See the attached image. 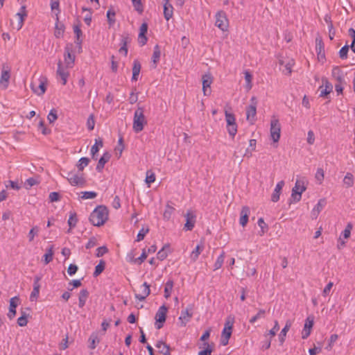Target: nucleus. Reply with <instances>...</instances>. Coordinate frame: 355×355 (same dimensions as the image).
I'll list each match as a JSON object with an SVG mask.
<instances>
[{"instance_id":"obj_62","label":"nucleus","mask_w":355,"mask_h":355,"mask_svg":"<svg viewBox=\"0 0 355 355\" xmlns=\"http://www.w3.org/2000/svg\"><path fill=\"white\" fill-rule=\"evenodd\" d=\"M155 181V175L153 172L150 171H148L146 172V177L145 182L146 184H148V187H150V185L151 183H153Z\"/></svg>"},{"instance_id":"obj_56","label":"nucleus","mask_w":355,"mask_h":355,"mask_svg":"<svg viewBox=\"0 0 355 355\" xmlns=\"http://www.w3.org/2000/svg\"><path fill=\"white\" fill-rule=\"evenodd\" d=\"M38 233L39 227L37 226L33 227L28 234V239L29 242H32L34 240L35 237L38 235Z\"/></svg>"},{"instance_id":"obj_34","label":"nucleus","mask_w":355,"mask_h":355,"mask_svg":"<svg viewBox=\"0 0 355 355\" xmlns=\"http://www.w3.org/2000/svg\"><path fill=\"white\" fill-rule=\"evenodd\" d=\"M155 347L158 349L159 352L164 355L170 354L169 347L162 340H159L155 344Z\"/></svg>"},{"instance_id":"obj_24","label":"nucleus","mask_w":355,"mask_h":355,"mask_svg":"<svg viewBox=\"0 0 355 355\" xmlns=\"http://www.w3.org/2000/svg\"><path fill=\"white\" fill-rule=\"evenodd\" d=\"M205 249V244L203 241H200L196 248L192 250V252L190 254V259L193 262H196L199 255L202 253V252Z\"/></svg>"},{"instance_id":"obj_1","label":"nucleus","mask_w":355,"mask_h":355,"mask_svg":"<svg viewBox=\"0 0 355 355\" xmlns=\"http://www.w3.org/2000/svg\"><path fill=\"white\" fill-rule=\"evenodd\" d=\"M72 44H67L64 48V60L59 61L56 71L57 76L61 79L62 85H65L69 76V69L73 68L75 63L76 55L73 53Z\"/></svg>"},{"instance_id":"obj_38","label":"nucleus","mask_w":355,"mask_h":355,"mask_svg":"<svg viewBox=\"0 0 355 355\" xmlns=\"http://www.w3.org/2000/svg\"><path fill=\"white\" fill-rule=\"evenodd\" d=\"M343 183L346 188L353 187L354 184V178L353 174L349 172L347 173L343 178Z\"/></svg>"},{"instance_id":"obj_13","label":"nucleus","mask_w":355,"mask_h":355,"mask_svg":"<svg viewBox=\"0 0 355 355\" xmlns=\"http://www.w3.org/2000/svg\"><path fill=\"white\" fill-rule=\"evenodd\" d=\"M193 315V306L189 305L185 309L181 311L178 321L181 327H185L191 320Z\"/></svg>"},{"instance_id":"obj_46","label":"nucleus","mask_w":355,"mask_h":355,"mask_svg":"<svg viewBox=\"0 0 355 355\" xmlns=\"http://www.w3.org/2000/svg\"><path fill=\"white\" fill-rule=\"evenodd\" d=\"M89 347L92 349H95L96 345L99 343L100 340L98 338L96 333H92L89 338Z\"/></svg>"},{"instance_id":"obj_55","label":"nucleus","mask_w":355,"mask_h":355,"mask_svg":"<svg viewBox=\"0 0 355 355\" xmlns=\"http://www.w3.org/2000/svg\"><path fill=\"white\" fill-rule=\"evenodd\" d=\"M204 349L199 352L198 355H211L213 351V347L211 345L208 343H205L203 344Z\"/></svg>"},{"instance_id":"obj_25","label":"nucleus","mask_w":355,"mask_h":355,"mask_svg":"<svg viewBox=\"0 0 355 355\" xmlns=\"http://www.w3.org/2000/svg\"><path fill=\"white\" fill-rule=\"evenodd\" d=\"M293 324V320H287L286 321L285 326L280 331L278 338L279 340L281 345L284 344V343L286 340V337L287 335L288 331L290 330L291 326Z\"/></svg>"},{"instance_id":"obj_9","label":"nucleus","mask_w":355,"mask_h":355,"mask_svg":"<svg viewBox=\"0 0 355 355\" xmlns=\"http://www.w3.org/2000/svg\"><path fill=\"white\" fill-rule=\"evenodd\" d=\"M215 25L223 32H227L229 30V20L227 15L223 11H218L215 15Z\"/></svg>"},{"instance_id":"obj_7","label":"nucleus","mask_w":355,"mask_h":355,"mask_svg":"<svg viewBox=\"0 0 355 355\" xmlns=\"http://www.w3.org/2000/svg\"><path fill=\"white\" fill-rule=\"evenodd\" d=\"M270 137L274 143H277L281 137V124L275 115L271 117L270 122Z\"/></svg>"},{"instance_id":"obj_23","label":"nucleus","mask_w":355,"mask_h":355,"mask_svg":"<svg viewBox=\"0 0 355 355\" xmlns=\"http://www.w3.org/2000/svg\"><path fill=\"white\" fill-rule=\"evenodd\" d=\"M331 76L338 83H343L345 80V73L340 67H333Z\"/></svg>"},{"instance_id":"obj_35","label":"nucleus","mask_w":355,"mask_h":355,"mask_svg":"<svg viewBox=\"0 0 355 355\" xmlns=\"http://www.w3.org/2000/svg\"><path fill=\"white\" fill-rule=\"evenodd\" d=\"M110 157H111V155L109 153H107V152L104 153L98 161V163L96 166V169L98 171H101L103 168L105 164L110 160Z\"/></svg>"},{"instance_id":"obj_29","label":"nucleus","mask_w":355,"mask_h":355,"mask_svg":"<svg viewBox=\"0 0 355 355\" xmlns=\"http://www.w3.org/2000/svg\"><path fill=\"white\" fill-rule=\"evenodd\" d=\"M173 15V7L171 4L169 0H164V15L166 21L172 18Z\"/></svg>"},{"instance_id":"obj_53","label":"nucleus","mask_w":355,"mask_h":355,"mask_svg":"<svg viewBox=\"0 0 355 355\" xmlns=\"http://www.w3.org/2000/svg\"><path fill=\"white\" fill-rule=\"evenodd\" d=\"M40 183L37 178H30L25 181L24 186L26 189H30L32 187L37 185Z\"/></svg>"},{"instance_id":"obj_61","label":"nucleus","mask_w":355,"mask_h":355,"mask_svg":"<svg viewBox=\"0 0 355 355\" xmlns=\"http://www.w3.org/2000/svg\"><path fill=\"white\" fill-rule=\"evenodd\" d=\"M138 95L139 93L137 92L136 89H132L128 98L129 103L132 105L138 101Z\"/></svg>"},{"instance_id":"obj_45","label":"nucleus","mask_w":355,"mask_h":355,"mask_svg":"<svg viewBox=\"0 0 355 355\" xmlns=\"http://www.w3.org/2000/svg\"><path fill=\"white\" fill-rule=\"evenodd\" d=\"M79 196L83 200L94 199L97 196L95 191H82L79 193Z\"/></svg>"},{"instance_id":"obj_36","label":"nucleus","mask_w":355,"mask_h":355,"mask_svg":"<svg viewBox=\"0 0 355 355\" xmlns=\"http://www.w3.org/2000/svg\"><path fill=\"white\" fill-rule=\"evenodd\" d=\"M73 32L76 35V42L80 46L83 42V32L79 24L73 26Z\"/></svg>"},{"instance_id":"obj_58","label":"nucleus","mask_w":355,"mask_h":355,"mask_svg":"<svg viewBox=\"0 0 355 355\" xmlns=\"http://www.w3.org/2000/svg\"><path fill=\"white\" fill-rule=\"evenodd\" d=\"M352 225L351 223H348L345 227V230L342 232L340 236L345 239H348L351 236V231L352 230Z\"/></svg>"},{"instance_id":"obj_50","label":"nucleus","mask_w":355,"mask_h":355,"mask_svg":"<svg viewBox=\"0 0 355 355\" xmlns=\"http://www.w3.org/2000/svg\"><path fill=\"white\" fill-rule=\"evenodd\" d=\"M224 259H225V252H223L216 259L215 263H214V270H218L219 268H220L224 263Z\"/></svg>"},{"instance_id":"obj_54","label":"nucleus","mask_w":355,"mask_h":355,"mask_svg":"<svg viewBox=\"0 0 355 355\" xmlns=\"http://www.w3.org/2000/svg\"><path fill=\"white\" fill-rule=\"evenodd\" d=\"M128 37H123L121 40V44L122 46L119 50V53L122 54L124 56H126L128 54V48H127V43H128Z\"/></svg>"},{"instance_id":"obj_32","label":"nucleus","mask_w":355,"mask_h":355,"mask_svg":"<svg viewBox=\"0 0 355 355\" xmlns=\"http://www.w3.org/2000/svg\"><path fill=\"white\" fill-rule=\"evenodd\" d=\"M171 253V248L169 244H165L162 248L157 252V257L158 259L163 261Z\"/></svg>"},{"instance_id":"obj_27","label":"nucleus","mask_w":355,"mask_h":355,"mask_svg":"<svg viewBox=\"0 0 355 355\" xmlns=\"http://www.w3.org/2000/svg\"><path fill=\"white\" fill-rule=\"evenodd\" d=\"M148 31V24L146 23H143L139 28V33L138 36V42L141 45L144 46L147 42V37L146 34Z\"/></svg>"},{"instance_id":"obj_17","label":"nucleus","mask_w":355,"mask_h":355,"mask_svg":"<svg viewBox=\"0 0 355 355\" xmlns=\"http://www.w3.org/2000/svg\"><path fill=\"white\" fill-rule=\"evenodd\" d=\"M10 78V69L8 66L3 65L1 69L0 78V87L5 89L8 87Z\"/></svg>"},{"instance_id":"obj_41","label":"nucleus","mask_w":355,"mask_h":355,"mask_svg":"<svg viewBox=\"0 0 355 355\" xmlns=\"http://www.w3.org/2000/svg\"><path fill=\"white\" fill-rule=\"evenodd\" d=\"M245 88L247 91H250L252 87V76L249 71H244Z\"/></svg>"},{"instance_id":"obj_19","label":"nucleus","mask_w":355,"mask_h":355,"mask_svg":"<svg viewBox=\"0 0 355 355\" xmlns=\"http://www.w3.org/2000/svg\"><path fill=\"white\" fill-rule=\"evenodd\" d=\"M333 90L332 84L327 79H322V85L320 86V97H326L329 95Z\"/></svg>"},{"instance_id":"obj_47","label":"nucleus","mask_w":355,"mask_h":355,"mask_svg":"<svg viewBox=\"0 0 355 355\" xmlns=\"http://www.w3.org/2000/svg\"><path fill=\"white\" fill-rule=\"evenodd\" d=\"M257 223L261 228L259 234L260 236H263L268 230V225L264 222V220L262 218H259Z\"/></svg>"},{"instance_id":"obj_22","label":"nucleus","mask_w":355,"mask_h":355,"mask_svg":"<svg viewBox=\"0 0 355 355\" xmlns=\"http://www.w3.org/2000/svg\"><path fill=\"white\" fill-rule=\"evenodd\" d=\"M326 205V201L324 199H320L318 200L317 204L314 206L311 211V217L312 219H316L323 208Z\"/></svg>"},{"instance_id":"obj_63","label":"nucleus","mask_w":355,"mask_h":355,"mask_svg":"<svg viewBox=\"0 0 355 355\" xmlns=\"http://www.w3.org/2000/svg\"><path fill=\"white\" fill-rule=\"evenodd\" d=\"M89 160L87 157H82L79 159L77 167L79 171H83L89 164Z\"/></svg>"},{"instance_id":"obj_51","label":"nucleus","mask_w":355,"mask_h":355,"mask_svg":"<svg viewBox=\"0 0 355 355\" xmlns=\"http://www.w3.org/2000/svg\"><path fill=\"white\" fill-rule=\"evenodd\" d=\"M77 222L78 219L76 217V214L75 213H71L68 220V224L69 226V230H68V232H70L71 230L76 227Z\"/></svg>"},{"instance_id":"obj_26","label":"nucleus","mask_w":355,"mask_h":355,"mask_svg":"<svg viewBox=\"0 0 355 355\" xmlns=\"http://www.w3.org/2000/svg\"><path fill=\"white\" fill-rule=\"evenodd\" d=\"M285 182L284 180L278 182L275 187L273 193L271 196V200L274 202H277L279 200L280 194L284 187Z\"/></svg>"},{"instance_id":"obj_28","label":"nucleus","mask_w":355,"mask_h":355,"mask_svg":"<svg viewBox=\"0 0 355 355\" xmlns=\"http://www.w3.org/2000/svg\"><path fill=\"white\" fill-rule=\"evenodd\" d=\"M40 280V278L38 277H36L35 278L34 284H33V289L30 295L31 301H35V300H37V299L39 297L40 288V285L39 284Z\"/></svg>"},{"instance_id":"obj_20","label":"nucleus","mask_w":355,"mask_h":355,"mask_svg":"<svg viewBox=\"0 0 355 355\" xmlns=\"http://www.w3.org/2000/svg\"><path fill=\"white\" fill-rule=\"evenodd\" d=\"M139 293L135 294V297L140 301L144 300L150 294V286L144 282L139 286Z\"/></svg>"},{"instance_id":"obj_3","label":"nucleus","mask_w":355,"mask_h":355,"mask_svg":"<svg viewBox=\"0 0 355 355\" xmlns=\"http://www.w3.org/2000/svg\"><path fill=\"white\" fill-rule=\"evenodd\" d=\"M146 124L144 109L142 107H138L134 113L132 129L137 133L140 132Z\"/></svg>"},{"instance_id":"obj_15","label":"nucleus","mask_w":355,"mask_h":355,"mask_svg":"<svg viewBox=\"0 0 355 355\" xmlns=\"http://www.w3.org/2000/svg\"><path fill=\"white\" fill-rule=\"evenodd\" d=\"M26 16L27 12L26 6L22 5L19 11L16 14V17L18 18L17 22L15 24L12 23V28L17 31H19L24 26V22Z\"/></svg>"},{"instance_id":"obj_49","label":"nucleus","mask_w":355,"mask_h":355,"mask_svg":"<svg viewBox=\"0 0 355 355\" xmlns=\"http://www.w3.org/2000/svg\"><path fill=\"white\" fill-rule=\"evenodd\" d=\"M315 178L318 184H321L324 179V171L322 168H318L315 174Z\"/></svg>"},{"instance_id":"obj_16","label":"nucleus","mask_w":355,"mask_h":355,"mask_svg":"<svg viewBox=\"0 0 355 355\" xmlns=\"http://www.w3.org/2000/svg\"><path fill=\"white\" fill-rule=\"evenodd\" d=\"M213 83V76L211 73H207L202 76V92L205 96L211 94V85Z\"/></svg>"},{"instance_id":"obj_12","label":"nucleus","mask_w":355,"mask_h":355,"mask_svg":"<svg viewBox=\"0 0 355 355\" xmlns=\"http://www.w3.org/2000/svg\"><path fill=\"white\" fill-rule=\"evenodd\" d=\"M186 223L184 225V230L191 231L196 223V212L193 209H188L186 214L184 215Z\"/></svg>"},{"instance_id":"obj_44","label":"nucleus","mask_w":355,"mask_h":355,"mask_svg":"<svg viewBox=\"0 0 355 355\" xmlns=\"http://www.w3.org/2000/svg\"><path fill=\"white\" fill-rule=\"evenodd\" d=\"M173 282L171 279L168 280L164 286V297L167 299L168 298L173 291Z\"/></svg>"},{"instance_id":"obj_57","label":"nucleus","mask_w":355,"mask_h":355,"mask_svg":"<svg viewBox=\"0 0 355 355\" xmlns=\"http://www.w3.org/2000/svg\"><path fill=\"white\" fill-rule=\"evenodd\" d=\"M265 314H266V311L264 309H259L258 313L254 315L253 317H252L249 322L251 323V324H254L259 319H261L262 318H264L265 316Z\"/></svg>"},{"instance_id":"obj_60","label":"nucleus","mask_w":355,"mask_h":355,"mask_svg":"<svg viewBox=\"0 0 355 355\" xmlns=\"http://www.w3.org/2000/svg\"><path fill=\"white\" fill-rule=\"evenodd\" d=\"M95 123H96V121H95V118H94V116L93 114H91L88 118H87V129L89 130V131H92L94 130V126H95Z\"/></svg>"},{"instance_id":"obj_18","label":"nucleus","mask_w":355,"mask_h":355,"mask_svg":"<svg viewBox=\"0 0 355 355\" xmlns=\"http://www.w3.org/2000/svg\"><path fill=\"white\" fill-rule=\"evenodd\" d=\"M314 324L313 318L309 316L305 320L304 328L302 331V338L303 339L307 338L311 334L313 326Z\"/></svg>"},{"instance_id":"obj_59","label":"nucleus","mask_w":355,"mask_h":355,"mask_svg":"<svg viewBox=\"0 0 355 355\" xmlns=\"http://www.w3.org/2000/svg\"><path fill=\"white\" fill-rule=\"evenodd\" d=\"M105 263L104 261L101 260L99 263L95 267V270L94 272V276H98L105 269Z\"/></svg>"},{"instance_id":"obj_21","label":"nucleus","mask_w":355,"mask_h":355,"mask_svg":"<svg viewBox=\"0 0 355 355\" xmlns=\"http://www.w3.org/2000/svg\"><path fill=\"white\" fill-rule=\"evenodd\" d=\"M19 303V298L17 296L12 297L10 300L9 311L7 314L8 317L12 320L16 315V308Z\"/></svg>"},{"instance_id":"obj_31","label":"nucleus","mask_w":355,"mask_h":355,"mask_svg":"<svg viewBox=\"0 0 355 355\" xmlns=\"http://www.w3.org/2000/svg\"><path fill=\"white\" fill-rule=\"evenodd\" d=\"M53 255H54V248L53 245H50L46 249V252L43 255V259L44 263L45 265L49 263L53 259Z\"/></svg>"},{"instance_id":"obj_52","label":"nucleus","mask_w":355,"mask_h":355,"mask_svg":"<svg viewBox=\"0 0 355 355\" xmlns=\"http://www.w3.org/2000/svg\"><path fill=\"white\" fill-rule=\"evenodd\" d=\"M51 9L53 12H55L56 18L58 19V16L60 12L59 0H51Z\"/></svg>"},{"instance_id":"obj_14","label":"nucleus","mask_w":355,"mask_h":355,"mask_svg":"<svg viewBox=\"0 0 355 355\" xmlns=\"http://www.w3.org/2000/svg\"><path fill=\"white\" fill-rule=\"evenodd\" d=\"M252 103L246 108V119L253 124L256 121L257 102L255 98H251Z\"/></svg>"},{"instance_id":"obj_48","label":"nucleus","mask_w":355,"mask_h":355,"mask_svg":"<svg viewBox=\"0 0 355 355\" xmlns=\"http://www.w3.org/2000/svg\"><path fill=\"white\" fill-rule=\"evenodd\" d=\"M175 208L169 205L166 206V209L163 213V218L164 220H168L171 219Z\"/></svg>"},{"instance_id":"obj_64","label":"nucleus","mask_w":355,"mask_h":355,"mask_svg":"<svg viewBox=\"0 0 355 355\" xmlns=\"http://www.w3.org/2000/svg\"><path fill=\"white\" fill-rule=\"evenodd\" d=\"M148 232L149 229L148 227H142L137 234L136 241L138 242L142 241Z\"/></svg>"},{"instance_id":"obj_8","label":"nucleus","mask_w":355,"mask_h":355,"mask_svg":"<svg viewBox=\"0 0 355 355\" xmlns=\"http://www.w3.org/2000/svg\"><path fill=\"white\" fill-rule=\"evenodd\" d=\"M306 186L304 180L297 179L292 189L291 199L294 202L300 201L302 194L306 191Z\"/></svg>"},{"instance_id":"obj_43","label":"nucleus","mask_w":355,"mask_h":355,"mask_svg":"<svg viewBox=\"0 0 355 355\" xmlns=\"http://www.w3.org/2000/svg\"><path fill=\"white\" fill-rule=\"evenodd\" d=\"M107 19L108 24L110 26H113L115 23L116 19V12L114 8H110L107 12Z\"/></svg>"},{"instance_id":"obj_5","label":"nucleus","mask_w":355,"mask_h":355,"mask_svg":"<svg viewBox=\"0 0 355 355\" xmlns=\"http://www.w3.org/2000/svg\"><path fill=\"white\" fill-rule=\"evenodd\" d=\"M224 112L226 122V130L229 134V136L232 139H234L238 131V125L236 123L235 115L227 110H225Z\"/></svg>"},{"instance_id":"obj_6","label":"nucleus","mask_w":355,"mask_h":355,"mask_svg":"<svg viewBox=\"0 0 355 355\" xmlns=\"http://www.w3.org/2000/svg\"><path fill=\"white\" fill-rule=\"evenodd\" d=\"M48 80L45 76H40L31 83V88L34 94L42 96L46 91Z\"/></svg>"},{"instance_id":"obj_30","label":"nucleus","mask_w":355,"mask_h":355,"mask_svg":"<svg viewBox=\"0 0 355 355\" xmlns=\"http://www.w3.org/2000/svg\"><path fill=\"white\" fill-rule=\"evenodd\" d=\"M250 209L248 207H243L241 211V216L239 219V223L243 226L245 227L248 222V218L250 215Z\"/></svg>"},{"instance_id":"obj_37","label":"nucleus","mask_w":355,"mask_h":355,"mask_svg":"<svg viewBox=\"0 0 355 355\" xmlns=\"http://www.w3.org/2000/svg\"><path fill=\"white\" fill-rule=\"evenodd\" d=\"M141 71V64L138 60H135L132 67V80L137 81Z\"/></svg>"},{"instance_id":"obj_2","label":"nucleus","mask_w":355,"mask_h":355,"mask_svg":"<svg viewBox=\"0 0 355 355\" xmlns=\"http://www.w3.org/2000/svg\"><path fill=\"white\" fill-rule=\"evenodd\" d=\"M108 210L104 206H98L91 213L89 220L95 226L103 225L108 219Z\"/></svg>"},{"instance_id":"obj_10","label":"nucleus","mask_w":355,"mask_h":355,"mask_svg":"<svg viewBox=\"0 0 355 355\" xmlns=\"http://www.w3.org/2000/svg\"><path fill=\"white\" fill-rule=\"evenodd\" d=\"M67 180L72 186L83 187L86 180L83 173L70 172L67 175Z\"/></svg>"},{"instance_id":"obj_39","label":"nucleus","mask_w":355,"mask_h":355,"mask_svg":"<svg viewBox=\"0 0 355 355\" xmlns=\"http://www.w3.org/2000/svg\"><path fill=\"white\" fill-rule=\"evenodd\" d=\"M161 56V51L160 48L158 45H155L153 50V53L152 56V62L154 65V68L157 67L158 62L159 61Z\"/></svg>"},{"instance_id":"obj_42","label":"nucleus","mask_w":355,"mask_h":355,"mask_svg":"<svg viewBox=\"0 0 355 355\" xmlns=\"http://www.w3.org/2000/svg\"><path fill=\"white\" fill-rule=\"evenodd\" d=\"M103 146V140L101 138L95 139V143L91 148V154L93 157L98 152L99 149Z\"/></svg>"},{"instance_id":"obj_33","label":"nucleus","mask_w":355,"mask_h":355,"mask_svg":"<svg viewBox=\"0 0 355 355\" xmlns=\"http://www.w3.org/2000/svg\"><path fill=\"white\" fill-rule=\"evenodd\" d=\"M88 297L89 292L86 289H82L80 291L78 295V306L80 308H83L85 305Z\"/></svg>"},{"instance_id":"obj_4","label":"nucleus","mask_w":355,"mask_h":355,"mask_svg":"<svg viewBox=\"0 0 355 355\" xmlns=\"http://www.w3.org/2000/svg\"><path fill=\"white\" fill-rule=\"evenodd\" d=\"M234 322L235 319L233 315H229L225 319L224 327L220 336V344L223 346H226L229 343V340L232 334Z\"/></svg>"},{"instance_id":"obj_11","label":"nucleus","mask_w":355,"mask_h":355,"mask_svg":"<svg viewBox=\"0 0 355 355\" xmlns=\"http://www.w3.org/2000/svg\"><path fill=\"white\" fill-rule=\"evenodd\" d=\"M168 313V308L165 305L161 306L155 315V326L157 329H160L163 326L166 319V314Z\"/></svg>"},{"instance_id":"obj_40","label":"nucleus","mask_w":355,"mask_h":355,"mask_svg":"<svg viewBox=\"0 0 355 355\" xmlns=\"http://www.w3.org/2000/svg\"><path fill=\"white\" fill-rule=\"evenodd\" d=\"M64 26L58 21V19H57V22L55 25V31H54V35L58 37H62L64 35Z\"/></svg>"}]
</instances>
